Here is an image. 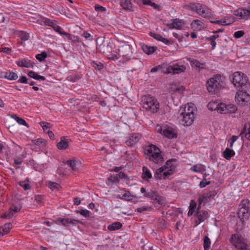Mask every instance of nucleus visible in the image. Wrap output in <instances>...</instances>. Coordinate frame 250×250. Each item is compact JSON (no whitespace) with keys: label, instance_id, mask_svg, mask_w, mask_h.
<instances>
[{"label":"nucleus","instance_id":"obj_60","mask_svg":"<svg viewBox=\"0 0 250 250\" xmlns=\"http://www.w3.org/2000/svg\"><path fill=\"white\" fill-rule=\"evenodd\" d=\"M40 125L42 126V129L44 131L45 130V129H47L48 128H50V124L46 122H40Z\"/></svg>","mask_w":250,"mask_h":250},{"label":"nucleus","instance_id":"obj_19","mask_svg":"<svg viewBox=\"0 0 250 250\" xmlns=\"http://www.w3.org/2000/svg\"><path fill=\"white\" fill-rule=\"evenodd\" d=\"M34 64V62L26 59H23L17 62V64L18 66L26 68H33Z\"/></svg>","mask_w":250,"mask_h":250},{"label":"nucleus","instance_id":"obj_6","mask_svg":"<svg viewBox=\"0 0 250 250\" xmlns=\"http://www.w3.org/2000/svg\"><path fill=\"white\" fill-rule=\"evenodd\" d=\"M142 102L143 108L152 113L157 112L159 108V103L155 98L149 95L143 96Z\"/></svg>","mask_w":250,"mask_h":250},{"label":"nucleus","instance_id":"obj_50","mask_svg":"<svg viewBox=\"0 0 250 250\" xmlns=\"http://www.w3.org/2000/svg\"><path fill=\"white\" fill-rule=\"evenodd\" d=\"M143 4L150 5L155 9H157L158 7V6L156 3L152 2L151 0H145Z\"/></svg>","mask_w":250,"mask_h":250},{"label":"nucleus","instance_id":"obj_5","mask_svg":"<svg viewBox=\"0 0 250 250\" xmlns=\"http://www.w3.org/2000/svg\"><path fill=\"white\" fill-rule=\"evenodd\" d=\"M229 241L236 250H250L247 240L239 234L236 233L231 235Z\"/></svg>","mask_w":250,"mask_h":250},{"label":"nucleus","instance_id":"obj_23","mask_svg":"<svg viewBox=\"0 0 250 250\" xmlns=\"http://www.w3.org/2000/svg\"><path fill=\"white\" fill-rule=\"evenodd\" d=\"M183 25V22L178 19H175L173 20V22L171 23L167 24V26L170 28L180 29Z\"/></svg>","mask_w":250,"mask_h":250},{"label":"nucleus","instance_id":"obj_1","mask_svg":"<svg viewBox=\"0 0 250 250\" xmlns=\"http://www.w3.org/2000/svg\"><path fill=\"white\" fill-rule=\"evenodd\" d=\"M194 107L188 104L183 109H180L178 119L180 124L184 126L191 125L195 119Z\"/></svg>","mask_w":250,"mask_h":250},{"label":"nucleus","instance_id":"obj_32","mask_svg":"<svg viewBox=\"0 0 250 250\" xmlns=\"http://www.w3.org/2000/svg\"><path fill=\"white\" fill-rule=\"evenodd\" d=\"M202 23L201 21L195 20L192 22L191 26L192 28H193L194 30H200L202 28Z\"/></svg>","mask_w":250,"mask_h":250},{"label":"nucleus","instance_id":"obj_62","mask_svg":"<svg viewBox=\"0 0 250 250\" xmlns=\"http://www.w3.org/2000/svg\"><path fill=\"white\" fill-rule=\"evenodd\" d=\"M21 208L22 206L20 205L19 206H14L13 207H11L10 209L13 211V213H16L20 211L21 209Z\"/></svg>","mask_w":250,"mask_h":250},{"label":"nucleus","instance_id":"obj_45","mask_svg":"<svg viewBox=\"0 0 250 250\" xmlns=\"http://www.w3.org/2000/svg\"><path fill=\"white\" fill-rule=\"evenodd\" d=\"M234 18L233 17H230L228 19L225 18L222 20V25H229L234 22Z\"/></svg>","mask_w":250,"mask_h":250},{"label":"nucleus","instance_id":"obj_52","mask_svg":"<svg viewBox=\"0 0 250 250\" xmlns=\"http://www.w3.org/2000/svg\"><path fill=\"white\" fill-rule=\"evenodd\" d=\"M93 66L95 69L100 70L102 69L104 67L103 64L100 62H93Z\"/></svg>","mask_w":250,"mask_h":250},{"label":"nucleus","instance_id":"obj_20","mask_svg":"<svg viewBox=\"0 0 250 250\" xmlns=\"http://www.w3.org/2000/svg\"><path fill=\"white\" fill-rule=\"evenodd\" d=\"M117 197L118 198L122 199V200H125L128 201H130L134 199H137V197L136 195H131L129 191H125L124 194L122 196H120L119 195L117 196Z\"/></svg>","mask_w":250,"mask_h":250},{"label":"nucleus","instance_id":"obj_44","mask_svg":"<svg viewBox=\"0 0 250 250\" xmlns=\"http://www.w3.org/2000/svg\"><path fill=\"white\" fill-rule=\"evenodd\" d=\"M227 114L229 113H234L237 110L236 106L233 104H229L227 105Z\"/></svg>","mask_w":250,"mask_h":250},{"label":"nucleus","instance_id":"obj_11","mask_svg":"<svg viewBox=\"0 0 250 250\" xmlns=\"http://www.w3.org/2000/svg\"><path fill=\"white\" fill-rule=\"evenodd\" d=\"M158 127L159 128L157 129V132L163 134L166 137L169 139L177 138V134L174 132L172 128L167 125Z\"/></svg>","mask_w":250,"mask_h":250},{"label":"nucleus","instance_id":"obj_61","mask_svg":"<svg viewBox=\"0 0 250 250\" xmlns=\"http://www.w3.org/2000/svg\"><path fill=\"white\" fill-rule=\"evenodd\" d=\"M238 138V137L237 136L233 135L230 139V143H229V146L230 147H232L233 143L236 141V140Z\"/></svg>","mask_w":250,"mask_h":250},{"label":"nucleus","instance_id":"obj_41","mask_svg":"<svg viewBox=\"0 0 250 250\" xmlns=\"http://www.w3.org/2000/svg\"><path fill=\"white\" fill-rule=\"evenodd\" d=\"M4 77L9 80H15L18 79V76L16 73L13 72H6Z\"/></svg>","mask_w":250,"mask_h":250},{"label":"nucleus","instance_id":"obj_35","mask_svg":"<svg viewBox=\"0 0 250 250\" xmlns=\"http://www.w3.org/2000/svg\"><path fill=\"white\" fill-rule=\"evenodd\" d=\"M28 75L30 78L37 80H41L42 81H44L46 79L44 76L39 75L37 73L33 71H30L28 73Z\"/></svg>","mask_w":250,"mask_h":250},{"label":"nucleus","instance_id":"obj_25","mask_svg":"<svg viewBox=\"0 0 250 250\" xmlns=\"http://www.w3.org/2000/svg\"><path fill=\"white\" fill-rule=\"evenodd\" d=\"M57 146L60 150L66 149L68 147V143L65 140V137H62L61 138V140L57 144Z\"/></svg>","mask_w":250,"mask_h":250},{"label":"nucleus","instance_id":"obj_42","mask_svg":"<svg viewBox=\"0 0 250 250\" xmlns=\"http://www.w3.org/2000/svg\"><path fill=\"white\" fill-rule=\"evenodd\" d=\"M217 111L220 113L227 114V104L223 103H219Z\"/></svg>","mask_w":250,"mask_h":250},{"label":"nucleus","instance_id":"obj_22","mask_svg":"<svg viewBox=\"0 0 250 250\" xmlns=\"http://www.w3.org/2000/svg\"><path fill=\"white\" fill-rule=\"evenodd\" d=\"M66 164L70 166L73 171L77 170L81 166L80 162L76 160L75 159L67 161Z\"/></svg>","mask_w":250,"mask_h":250},{"label":"nucleus","instance_id":"obj_29","mask_svg":"<svg viewBox=\"0 0 250 250\" xmlns=\"http://www.w3.org/2000/svg\"><path fill=\"white\" fill-rule=\"evenodd\" d=\"M132 0H122L121 5L125 9L131 10L132 8Z\"/></svg>","mask_w":250,"mask_h":250},{"label":"nucleus","instance_id":"obj_8","mask_svg":"<svg viewBox=\"0 0 250 250\" xmlns=\"http://www.w3.org/2000/svg\"><path fill=\"white\" fill-rule=\"evenodd\" d=\"M250 201L248 200H243L240 205V208L238 212V215L242 222H244L248 219L250 216Z\"/></svg>","mask_w":250,"mask_h":250},{"label":"nucleus","instance_id":"obj_7","mask_svg":"<svg viewBox=\"0 0 250 250\" xmlns=\"http://www.w3.org/2000/svg\"><path fill=\"white\" fill-rule=\"evenodd\" d=\"M171 162L167 161L166 164L157 169L154 174V177L157 180L167 179L174 172V169L170 166Z\"/></svg>","mask_w":250,"mask_h":250},{"label":"nucleus","instance_id":"obj_12","mask_svg":"<svg viewBox=\"0 0 250 250\" xmlns=\"http://www.w3.org/2000/svg\"><path fill=\"white\" fill-rule=\"evenodd\" d=\"M244 89H239V91L236 93L235 95L236 100L240 104H245L248 102L250 100V95Z\"/></svg>","mask_w":250,"mask_h":250},{"label":"nucleus","instance_id":"obj_3","mask_svg":"<svg viewBox=\"0 0 250 250\" xmlns=\"http://www.w3.org/2000/svg\"><path fill=\"white\" fill-rule=\"evenodd\" d=\"M225 77L217 75L207 83V88L211 94H216L224 86Z\"/></svg>","mask_w":250,"mask_h":250},{"label":"nucleus","instance_id":"obj_34","mask_svg":"<svg viewBox=\"0 0 250 250\" xmlns=\"http://www.w3.org/2000/svg\"><path fill=\"white\" fill-rule=\"evenodd\" d=\"M198 5H200V3H190L189 4L185 5L184 7L187 10H190L197 13V11L198 8Z\"/></svg>","mask_w":250,"mask_h":250},{"label":"nucleus","instance_id":"obj_63","mask_svg":"<svg viewBox=\"0 0 250 250\" xmlns=\"http://www.w3.org/2000/svg\"><path fill=\"white\" fill-rule=\"evenodd\" d=\"M95 9L97 11H101V12L104 11L106 10L105 7H104L100 6L99 5H98V4L95 5Z\"/></svg>","mask_w":250,"mask_h":250},{"label":"nucleus","instance_id":"obj_2","mask_svg":"<svg viewBox=\"0 0 250 250\" xmlns=\"http://www.w3.org/2000/svg\"><path fill=\"white\" fill-rule=\"evenodd\" d=\"M146 158L155 164L160 165L164 162V158L161 151L156 146L150 144L146 146L144 148Z\"/></svg>","mask_w":250,"mask_h":250},{"label":"nucleus","instance_id":"obj_14","mask_svg":"<svg viewBox=\"0 0 250 250\" xmlns=\"http://www.w3.org/2000/svg\"><path fill=\"white\" fill-rule=\"evenodd\" d=\"M200 207H199V206L198 207L196 211V217L199 221V222L195 221L196 226L198 225V224H199L201 222L204 221L209 217L208 211L206 210H200Z\"/></svg>","mask_w":250,"mask_h":250},{"label":"nucleus","instance_id":"obj_31","mask_svg":"<svg viewBox=\"0 0 250 250\" xmlns=\"http://www.w3.org/2000/svg\"><path fill=\"white\" fill-rule=\"evenodd\" d=\"M122 224L120 222H116L108 226L107 229L110 231H114L121 228Z\"/></svg>","mask_w":250,"mask_h":250},{"label":"nucleus","instance_id":"obj_59","mask_svg":"<svg viewBox=\"0 0 250 250\" xmlns=\"http://www.w3.org/2000/svg\"><path fill=\"white\" fill-rule=\"evenodd\" d=\"M118 177L119 178L122 179H125L127 177L126 175L124 172H120L119 173L117 174L116 176L114 177V180H115L116 179H118Z\"/></svg>","mask_w":250,"mask_h":250},{"label":"nucleus","instance_id":"obj_33","mask_svg":"<svg viewBox=\"0 0 250 250\" xmlns=\"http://www.w3.org/2000/svg\"><path fill=\"white\" fill-rule=\"evenodd\" d=\"M38 21H40V23L42 25L44 24L51 27L55 21L53 20L44 17L41 18V19L39 20Z\"/></svg>","mask_w":250,"mask_h":250},{"label":"nucleus","instance_id":"obj_39","mask_svg":"<svg viewBox=\"0 0 250 250\" xmlns=\"http://www.w3.org/2000/svg\"><path fill=\"white\" fill-rule=\"evenodd\" d=\"M218 38H219L218 35H214L206 38V40L210 42L212 49H214L216 46V43L215 40Z\"/></svg>","mask_w":250,"mask_h":250},{"label":"nucleus","instance_id":"obj_10","mask_svg":"<svg viewBox=\"0 0 250 250\" xmlns=\"http://www.w3.org/2000/svg\"><path fill=\"white\" fill-rule=\"evenodd\" d=\"M96 48L99 52L106 54L110 53L112 50V47L110 43L107 41L102 39H99L97 41Z\"/></svg>","mask_w":250,"mask_h":250},{"label":"nucleus","instance_id":"obj_30","mask_svg":"<svg viewBox=\"0 0 250 250\" xmlns=\"http://www.w3.org/2000/svg\"><path fill=\"white\" fill-rule=\"evenodd\" d=\"M234 155L235 152L233 150L228 148H227L223 152V156L227 160L230 159Z\"/></svg>","mask_w":250,"mask_h":250},{"label":"nucleus","instance_id":"obj_28","mask_svg":"<svg viewBox=\"0 0 250 250\" xmlns=\"http://www.w3.org/2000/svg\"><path fill=\"white\" fill-rule=\"evenodd\" d=\"M191 170L194 172L203 173L206 171V167L202 164L194 165L191 167Z\"/></svg>","mask_w":250,"mask_h":250},{"label":"nucleus","instance_id":"obj_64","mask_svg":"<svg viewBox=\"0 0 250 250\" xmlns=\"http://www.w3.org/2000/svg\"><path fill=\"white\" fill-rule=\"evenodd\" d=\"M18 123L20 125H23L25 126H27V125L25 122V121L22 118L19 117L18 119L16 120Z\"/></svg>","mask_w":250,"mask_h":250},{"label":"nucleus","instance_id":"obj_36","mask_svg":"<svg viewBox=\"0 0 250 250\" xmlns=\"http://www.w3.org/2000/svg\"><path fill=\"white\" fill-rule=\"evenodd\" d=\"M47 186L52 190H59L61 188L58 183L51 181H48L47 183Z\"/></svg>","mask_w":250,"mask_h":250},{"label":"nucleus","instance_id":"obj_51","mask_svg":"<svg viewBox=\"0 0 250 250\" xmlns=\"http://www.w3.org/2000/svg\"><path fill=\"white\" fill-rule=\"evenodd\" d=\"M243 10V19L248 20L250 18V10L242 9Z\"/></svg>","mask_w":250,"mask_h":250},{"label":"nucleus","instance_id":"obj_54","mask_svg":"<svg viewBox=\"0 0 250 250\" xmlns=\"http://www.w3.org/2000/svg\"><path fill=\"white\" fill-rule=\"evenodd\" d=\"M244 34H245V33L243 31L240 30V31L235 32L234 33L233 36L235 38L238 39V38H240L243 37L244 36Z\"/></svg>","mask_w":250,"mask_h":250},{"label":"nucleus","instance_id":"obj_40","mask_svg":"<svg viewBox=\"0 0 250 250\" xmlns=\"http://www.w3.org/2000/svg\"><path fill=\"white\" fill-rule=\"evenodd\" d=\"M219 103L217 102L211 101L208 104V109L211 111L217 110Z\"/></svg>","mask_w":250,"mask_h":250},{"label":"nucleus","instance_id":"obj_55","mask_svg":"<svg viewBox=\"0 0 250 250\" xmlns=\"http://www.w3.org/2000/svg\"><path fill=\"white\" fill-rule=\"evenodd\" d=\"M19 185L21 187H22L24 190H28L31 188V186L28 183H25L23 181L20 182Z\"/></svg>","mask_w":250,"mask_h":250},{"label":"nucleus","instance_id":"obj_26","mask_svg":"<svg viewBox=\"0 0 250 250\" xmlns=\"http://www.w3.org/2000/svg\"><path fill=\"white\" fill-rule=\"evenodd\" d=\"M152 177V174L148 168L146 167H143V173L142 174V178L145 180H148L151 179Z\"/></svg>","mask_w":250,"mask_h":250},{"label":"nucleus","instance_id":"obj_18","mask_svg":"<svg viewBox=\"0 0 250 250\" xmlns=\"http://www.w3.org/2000/svg\"><path fill=\"white\" fill-rule=\"evenodd\" d=\"M185 70L186 67L184 65H179L178 64H173V65L169 67L168 68V73H170L171 71H172L174 74L180 73L184 72Z\"/></svg>","mask_w":250,"mask_h":250},{"label":"nucleus","instance_id":"obj_38","mask_svg":"<svg viewBox=\"0 0 250 250\" xmlns=\"http://www.w3.org/2000/svg\"><path fill=\"white\" fill-rule=\"evenodd\" d=\"M190 62L193 67L197 68L199 69L204 68V64L201 63L197 60H193Z\"/></svg>","mask_w":250,"mask_h":250},{"label":"nucleus","instance_id":"obj_15","mask_svg":"<svg viewBox=\"0 0 250 250\" xmlns=\"http://www.w3.org/2000/svg\"><path fill=\"white\" fill-rule=\"evenodd\" d=\"M57 220L61 222L62 225L65 227H68L70 225L75 226L77 224L81 223L79 220L70 218H58Z\"/></svg>","mask_w":250,"mask_h":250},{"label":"nucleus","instance_id":"obj_46","mask_svg":"<svg viewBox=\"0 0 250 250\" xmlns=\"http://www.w3.org/2000/svg\"><path fill=\"white\" fill-rule=\"evenodd\" d=\"M47 53L45 51H43L42 52L41 54H37L36 56V58L40 62H42L44 60V59L47 57Z\"/></svg>","mask_w":250,"mask_h":250},{"label":"nucleus","instance_id":"obj_49","mask_svg":"<svg viewBox=\"0 0 250 250\" xmlns=\"http://www.w3.org/2000/svg\"><path fill=\"white\" fill-rule=\"evenodd\" d=\"M19 37L21 40L25 41L29 39V35L27 33L21 31L20 33Z\"/></svg>","mask_w":250,"mask_h":250},{"label":"nucleus","instance_id":"obj_56","mask_svg":"<svg viewBox=\"0 0 250 250\" xmlns=\"http://www.w3.org/2000/svg\"><path fill=\"white\" fill-rule=\"evenodd\" d=\"M210 183V181H207L205 178L202 180L200 183V187L201 188H205L206 186L209 185Z\"/></svg>","mask_w":250,"mask_h":250},{"label":"nucleus","instance_id":"obj_4","mask_svg":"<svg viewBox=\"0 0 250 250\" xmlns=\"http://www.w3.org/2000/svg\"><path fill=\"white\" fill-rule=\"evenodd\" d=\"M232 82L235 87L240 89H245L250 85L247 76L243 73L238 71L233 73Z\"/></svg>","mask_w":250,"mask_h":250},{"label":"nucleus","instance_id":"obj_57","mask_svg":"<svg viewBox=\"0 0 250 250\" xmlns=\"http://www.w3.org/2000/svg\"><path fill=\"white\" fill-rule=\"evenodd\" d=\"M151 208L150 207L143 206L137 208V211L139 212H142L144 211L150 210Z\"/></svg>","mask_w":250,"mask_h":250},{"label":"nucleus","instance_id":"obj_53","mask_svg":"<svg viewBox=\"0 0 250 250\" xmlns=\"http://www.w3.org/2000/svg\"><path fill=\"white\" fill-rule=\"evenodd\" d=\"M132 62H133L135 64V67L133 68V70H136L137 67H139L142 65V62L140 60L136 58L134 59Z\"/></svg>","mask_w":250,"mask_h":250},{"label":"nucleus","instance_id":"obj_16","mask_svg":"<svg viewBox=\"0 0 250 250\" xmlns=\"http://www.w3.org/2000/svg\"><path fill=\"white\" fill-rule=\"evenodd\" d=\"M140 137L141 135L139 133L133 134L126 140L125 144L127 146H132L139 141Z\"/></svg>","mask_w":250,"mask_h":250},{"label":"nucleus","instance_id":"obj_9","mask_svg":"<svg viewBox=\"0 0 250 250\" xmlns=\"http://www.w3.org/2000/svg\"><path fill=\"white\" fill-rule=\"evenodd\" d=\"M141 192L144 193V196L149 198L153 201L154 204H158L161 205L162 204V197L159 195L157 192L152 190L146 191L145 188L142 187L141 189Z\"/></svg>","mask_w":250,"mask_h":250},{"label":"nucleus","instance_id":"obj_43","mask_svg":"<svg viewBox=\"0 0 250 250\" xmlns=\"http://www.w3.org/2000/svg\"><path fill=\"white\" fill-rule=\"evenodd\" d=\"M245 137L250 141V123H246L244 125Z\"/></svg>","mask_w":250,"mask_h":250},{"label":"nucleus","instance_id":"obj_27","mask_svg":"<svg viewBox=\"0 0 250 250\" xmlns=\"http://www.w3.org/2000/svg\"><path fill=\"white\" fill-rule=\"evenodd\" d=\"M142 49L147 54H150L154 53L157 49L156 47L148 46L147 45L143 44L142 45Z\"/></svg>","mask_w":250,"mask_h":250},{"label":"nucleus","instance_id":"obj_21","mask_svg":"<svg viewBox=\"0 0 250 250\" xmlns=\"http://www.w3.org/2000/svg\"><path fill=\"white\" fill-rule=\"evenodd\" d=\"M212 194L211 192H208L207 193H204L203 194L199 196L198 198V206L200 207L201 204L203 202H208L210 200V197H211Z\"/></svg>","mask_w":250,"mask_h":250},{"label":"nucleus","instance_id":"obj_48","mask_svg":"<svg viewBox=\"0 0 250 250\" xmlns=\"http://www.w3.org/2000/svg\"><path fill=\"white\" fill-rule=\"evenodd\" d=\"M77 212L80 213L85 217H89L91 214L90 212L86 209H81L80 210H77Z\"/></svg>","mask_w":250,"mask_h":250},{"label":"nucleus","instance_id":"obj_17","mask_svg":"<svg viewBox=\"0 0 250 250\" xmlns=\"http://www.w3.org/2000/svg\"><path fill=\"white\" fill-rule=\"evenodd\" d=\"M119 55L122 57H127L131 53V46L129 44L122 45L119 49Z\"/></svg>","mask_w":250,"mask_h":250},{"label":"nucleus","instance_id":"obj_47","mask_svg":"<svg viewBox=\"0 0 250 250\" xmlns=\"http://www.w3.org/2000/svg\"><path fill=\"white\" fill-rule=\"evenodd\" d=\"M210 241L209 238L206 236L204 239V248L205 250H208L210 247Z\"/></svg>","mask_w":250,"mask_h":250},{"label":"nucleus","instance_id":"obj_13","mask_svg":"<svg viewBox=\"0 0 250 250\" xmlns=\"http://www.w3.org/2000/svg\"><path fill=\"white\" fill-rule=\"evenodd\" d=\"M197 13L205 18L209 19L213 16L211 10L206 5L200 4Z\"/></svg>","mask_w":250,"mask_h":250},{"label":"nucleus","instance_id":"obj_24","mask_svg":"<svg viewBox=\"0 0 250 250\" xmlns=\"http://www.w3.org/2000/svg\"><path fill=\"white\" fill-rule=\"evenodd\" d=\"M12 227L11 223L5 224L3 226L0 227V236L8 234Z\"/></svg>","mask_w":250,"mask_h":250},{"label":"nucleus","instance_id":"obj_58","mask_svg":"<svg viewBox=\"0 0 250 250\" xmlns=\"http://www.w3.org/2000/svg\"><path fill=\"white\" fill-rule=\"evenodd\" d=\"M51 27L56 32L58 33H59L62 30L61 27L57 25L56 21H54Z\"/></svg>","mask_w":250,"mask_h":250},{"label":"nucleus","instance_id":"obj_37","mask_svg":"<svg viewBox=\"0 0 250 250\" xmlns=\"http://www.w3.org/2000/svg\"><path fill=\"white\" fill-rule=\"evenodd\" d=\"M149 34L152 37L154 38L157 41H161L166 43H167V42H168V41L167 40L164 38L160 34H156V33H152V32H150Z\"/></svg>","mask_w":250,"mask_h":250}]
</instances>
